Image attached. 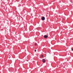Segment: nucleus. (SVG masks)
Instances as JSON below:
<instances>
[{
  "label": "nucleus",
  "instance_id": "1",
  "mask_svg": "<svg viewBox=\"0 0 73 73\" xmlns=\"http://www.w3.org/2000/svg\"><path fill=\"white\" fill-rule=\"evenodd\" d=\"M48 36L46 35H45L44 36V37L45 38H48Z\"/></svg>",
  "mask_w": 73,
  "mask_h": 73
},
{
  "label": "nucleus",
  "instance_id": "2",
  "mask_svg": "<svg viewBox=\"0 0 73 73\" xmlns=\"http://www.w3.org/2000/svg\"><path fill=\"white\" fill-rule=\"evenodd\" d=\"M42 20H45V17H42Z\"/></svg>",
  "mask_w": 73,
  "mask_h": 73
},
{
  "label": "nucleus",
  "instance_id": "3",
  "mask_svg": "<svg viewBox=\"0 0 73 73\" xmlns=\"http://www.w3.org/2000/svg\"><path fill=\"white\" fill-rule=\"evenodd\" d=\"M46 61V60H45V59H43L42 60V62H45V61Z\"/></svg>",
  "mask_w": 73,
  "mask_h": 73
},
{
  "label": "nucleus",
  "instance_id": "4",
  "mask_svg": "<svg viewBox=\"0 0 73 73\" xmlns=\"http://www.w3.org/2000/svg\"><path fill=\"white\" fill-rule=\"evenodd\" d=\"M35 45H37V43H35Z\"/></svg>",
  "mask_w": 73,
  "mask_h": 73
},
{
  "label": "nucleus",
  "instance_id": "5",
  "mask_svg": "<svg viewBox=\"0 0 73 73\" xmlns=\"http://www.w3.org/2000/svg\"><path fill=\"white\" fill-rule=\"evenodd\" d=\"M41 57H43V55H42L41 56Z\"/></svg>",
  "mask_w": 73,
  "mask_h": 73
},
{
  "label": "nucleus",
  "instance_id": "6",
  "mask_svg": "<svg viewBox=\"0 0 73 73\" xmlns=\"http://www.w3.org/2000/svg\"><path fill=\"white\" fill-rule=\"evenodd\" d=\"M72 51H73V48L72 49Z\"/></svg>",
  "mask_w": 73,
  "mask_h": 73
},
{
  "label": "nucleus",
  "instance_id": "7",
  "mask_svg": "<svg viewBox=\"0 0 73 73\" xmlns=\"http://www.w3.org/2000/svg\"><path fill=\"white\" fill-rule=\"evenodd\" d=\"M35 52H36V50H35Z\"/></svg>",
  "mask_w": 73,
  "mask_h": 73
}]
</instances>
